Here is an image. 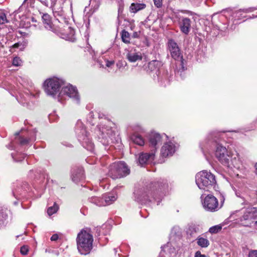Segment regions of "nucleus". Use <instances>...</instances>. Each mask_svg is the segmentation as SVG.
Listing matches in <instances>:
<instances>
[{
  "instance_id": "1a4fd4ad",
  "label": "nucleus",
  "mask_w": 257,
  "mask_h": 257,
  "mask_svg": "<svg viewBox=\"0 0 257 257\" xmlns=\"http://www.w3.org/2000/svg\"><path fill=\"white\" fill-rule=\"evenodd\" d=\"M201 199L203 207L206 211L215 212L220 208L217 199L211 194H208L204 197L202 195Z\"/></svg>"
},
{
  "instance_id": "c03bdc74",
  "label": "nucleus",
  "mask_w": 257,
  "mask_h": 257,
  "mask_svg": "<svg viewBox=\"0 0 257 257\" xmlns=\"http://www.w3.org/2000/svg\"><path fill=\"white\" fill-rule=\"evenodd\" d=\"M105 65L107 67H111L112 65H114V61L113 60H106L105 59Z\"/></svg>"
},
{
  "instance_id": "603ef678",
  "label": "nucleus",
  "mask_w": 257,
  "mask_h": 257,
  "mask_svg": "<svg viewBox=\"0 0 257 257\" xmlns=\"http://www.w3.org/2000/svg\"><path fill=\"white\" fill-rule=\"evenodd\" d=\"M12 157L14 159V160L16 161V162H19V161H21V159L18 158V157H14L13 155H12Z\"/></svg>"
},
{
  "instance_id": "2eb2a0df",
  "label": "nucleus",
  "mask_w": 257,
  "mask_h": 257,
  "mask_svg": "<svg viewBox=\"0 0 257 257\" xmlns=\"http://www.w3.org/2000/svg\"><path fill=\"white\" fill-rule=\"evenodd\" d=\"M126 58L129 62L134 63L142 60L143 56L141 52L137 51L136 49H132L128 51L126 55Z\"/></svg>"
},
{
  "instance_id": "a19ab883",
  "label": "nucleus",
  "mask_w": 257,
  "mask_h": 257,
  "mask_svg": "<svg viewBox=\"0 0 257 257\" xmlns=\"http://www.w3.org/2000/svg\"><path fill=\"white\" fill-rule=\"evenodd\" d=\"M126 65V63L123 61H119L116 63V67L119 70L123 69Z\"/></svg>"
},
{
  "instance_id": "393cba45",
  "label": "nucleus",
  "mask_w": 257,
  "mask_h": 257,
  "mask_svg": "<svg viewBox=\"0 0 257 257\" xmlns=\"http://www.w3.org/2000/svg\"><path fill=\"white\" fill-rule=\"evenodd\" d=\"M101 132L102 137L106 138V136L109 138H111L115 135V131L113 130L111 127L106 126V127H102Z\"/></svg>"
},
{
  "instance_id": "4c0bfd02",
  "label": "nucleus",
  "mask_w": 257,
  "mask_h": 257,
  "mask_svg": "<svg viewBox=\"0 0 257 257\" xmlns=\"http://www.w3.org/2000/svg\"><path fill=\"white\" fill-rule=\"evenodd\" d=\"M23 62L19 57H15L13 58L12 64L15 66H20L22 65Z\"/></svg>"
},
{
  "instance_id": "f03ea898",
  "label": "nucleus",
  "mask_w": 257,
  "mask_h": 257,
  "mask_svg": "<svg viewBox=\"0 0 257 257\" xmlns=\"http://www.w3.org/2000/svg\"><path fill=\"white\" fill-rule=\"evenodd\" d=\"M93 237L90 231L82 229L76 238L77 248L78 252L83 255L90 253L93 248Z\"/></svg>"
},
{
  "instance_id": "49530a36",
  "label": "nucleus",
  "mask_w": 257,
  "mask_h": 257,
  "mask_svg": "<svg viewBox=\"0 0 257 257\" xmlns=\"http://www.w3.org/2000/svg\"><path fill=\"white\" fill-rule=\"evenodd\" d=\"M22 45V43H20V42L16 43L14 44L13 45H12L11 47V50H10L12 51V49L18 48H19Z\"/></svg>"
},
{
  "instance_id": "a18cd8bd",
  "label": "nucleus",
  "mask_w": 257,
  "mask_h": 257,
  "mask_svg": "<svg viewBox=\"0 0 257 257\" xmlns=\"http://www.w3.org/2000/svg\"><path fill=\"white\" fill-rule=\"evenodd\" d=\"M248 257H257V250H250L248 254Z\"/></svg>"
},
{
  "instance_id": "3c124183",
  "label": "nucleus",
  "mask_w": 257,
  "mask_h": 257,
  "mask_svg": "<svg viewBox=\"0 0 257 257\" xmlns=\"http://www.w3.org/2000/svg\"><path fill=\"white\" fill-rule=\"evenodd\" d=\"M139 37V34L138 33V32H134L133 34V37L134 38H138Z\"/></svg>"
},
{
  "instance_id": "09e8293b",
  "label": "nucleus",
  "mask_w": 257,
  "mask_h": 257,
  "mask_svg": "<svg viewBox=\"0 0 257 257\" xmlns=\"http://www.w3.org/2000/svg\"><path fill=\"white\" fill-rule=\"evenodd\" d=\"M58 238V234H53L51 237V240L52 241H56Z\"/></svg>"
},
{
  "instance_id": "f8f14e48",
  "label": "nucleus",
  "mask_w": 257,
  "mask_h": 257,
  "mask_svg": "<svg viewBox=\"0 0 257 257\" xmlns=\"http://www.w3.org/2000/svg\"><path fill=\"white\" fill-rule=\"evenodd\" d=\"M176 147L174 143L168 141L164 143L161 150V155L163 157L172 156L175 153Z\"/></svg>"
},
{
  "instance_id": "423d86ee",
  "label": "nucleus",
  "mask_w": 257,
  "mask_h": 257,
  "mask_svg": "<svg viewBox=\"0 0 257 257\" xmlns=\"http://www.w3.org/2000/svg\"><path fill=\"white\" fill-rule=\"evenodd\" d=\"M67 98L72 99V101L77 104L80 103V96L76 87L69 84L62 87L58 94V101L62 102V101L66 100Z\"/></svg>"
},
{
  "instance_id": "cd10ccee",
  "label": "nucleus",
  "mask_w": 257,
  "mask_h": 257,
  "mask_svg": "<svg viewBox=\"0 0 257 257\" xmlns=\"http://www.w3.org/2000/svg\"><path fill=\"white\" fill-rule=\"evenodd\" d=\"M90 202L97 206H104L103 196L102 197L93 196L89 199Z\"/></svg>"
},
{
  "instance_id": "a878e982",
  "label": "nucleus",
  "mask_w": 257,
  "mask_h": 257,
  "mask_svg": "<svg viewBox=\"0 0 257 257\" xmlns=\"http://www.w3.org/2000/svg\"><path fill=\"white\" fill-rule=\"evenodd\" d=\"M131 140L134 143L139 146H143L145 144L144 139L137 133H135L131 136Z\"/></svg>"
},
{
  "instance_id": "a211bd4d",
  "label": "nucleus",
  "mask_w": 257,
  "mask_h": 257,
  "mask_svg": "<svg viewBox=\"0 0 257 257\" xmlns=\"http://www.w3.org/2000/svg\"><path fill=\"white\" fill-rule=\"evenodd\" d=\"M191 21L188 18H183L179 22L181 31L185 35H188L190 31Z\"/></svg>"
},
{
  "instance_id": "6ab92c4d",
  "label": "nucleus",
  "mask_w": 257,
  "mask_h": 257,
  "mask_svg": "<svg viewBox=\"0 0 257 257\" xmlns=\"http://www.w3.org/2000/svg\"><path fill=\"white\" fill-rule=\"evenodd\" d=\"M53 12L55 18L59 22L61 23L67 22L65 12L62 8H56L55 7Z\"/></svg>"
},
{
  "instance_id": "2f4dec72",
  "label": "nucleus",
  "mask_w": 257,
  "mask_h": 257,
  "mask_svg": "<svg viewBox=\"0 0 257 257\" xmlns=\"http://www.w3.org/2000/svg\"><path fill=\"white\" fill-rule=\"evenodd\" d=\"M100 1L101 0H90L89 5L91 6V8L93 9L92 13L98 9L100 4Z\"/></svg>"
},
{
  "instance_id": "7c9ffc66",
  "label": "nucleus",
  "mask_w": 257,
  "mask_h": 257,
  "mask_svg": "<svg viewBox=\"0 0 257 257\" xmlns=\"http://www.w3.org/2000/svg\"><path fill=\"white\" fill-rule=\"evenodd\" d=\"M83 171L81 170H80L78 173L74 172L72 175V180L75 182H77L83 178Z\"/></svg>"
},
{
  "instance_id": "dca6fc26",
  "label": "nucleus",
  "mask_w": 257,
  "mask_h": 257,
  "mask_svg": "<svg viewBox=\"0 0 257 257\" xmlns=\"http://www.w3.org/2000/svg\"><path fill=\"white\" fill-rule=\"evenodd\" d=\"M166 138L165 135L162 136L158 133H152L150 136L149 142L152 147L156 148L158 145L161 144L164 138Z\"/></svg>"
},
{
  "instance_id": "79ce46f5",
  "label": "nucleus",
  "mask_w": 257,
  "mask_h": 257,
  "mask_svg": "<svg viewBox=\"0 0 257 257\" xmlns=\"http://www.w3.org/2000/svg\"><path fill=\"white\" fill-rule=\"evenodd\" d=\"M29 251V247L27 245H23L21 247V253L23 255L27 254Z\"/></svg>"
},
{
  "instance_id": "ea45409f",
  "label": "nucleus",
  "mask_w": 257,
  "mask_h": 257,
  "mask_svg": "<svg viewBox=\"0 0 257 257\" xmlns=\"http://www.w3.org/2000/svg\"><path fill=\"white\" fill-rule=\"evenodd\" d=\"M170 247V243H168L167 244H166L162 247V251H163L164 252L168 251L170 253L171 252H173V250H174V248H169Z\"/></svg>"
},
{
  "instance_id": "58836bf2",
  "label": "nucleus",
  "mask_w": 257,
  "mask_h": 257,
  "mask_svg": "<svg viewBox=\"0 0 257 257\" xmlns=\"http://www.w3.org/2000/svg\"><path fill=\"white\" fill-rule=\"evenodd\" d=\"M7 22L6 14L3 12H0V24H4Z\"/></svg>"
},
{
  "instance_id": "4d7b16f0",
  "label": "nucleus",
  "mask_w": 257,
  "mask_h": 257,
  "mask_svg": "<svg viewBox=\"0 0 257 257\" xmlns=\"http://www.w3.org/2000/svg\"><path fill=\"white\" fill-rule=\"evenodd\" d=\"M115 252L116 253L117 252V250L116 249H114Z\"/></svg>"
},
{
  "instance_id": "473e14b6",
  "label": "nucleus",
  "mask_w": 257,
  "mask_h": 257,
  "mask_svg": "<svg viewBox=\"0 0 257 257\" xmlns=\"http://www.w3.org/2000/svg\"><path fill=\"white\" fill-rule=\"evenodd\" d=\"M198 229V227L197 225L195 224H191L188 227L187 232L192 235V234L197 232Z\"/></svg>"
},
{
  "instance_id": "37998d69",
  "label": "nucleus",
  "mask_w": 257,
  "mask_h": 257,
  "mask_svg": "<svg viewBox=\"0 0 257 257\" xmlns=\"http://www.w3.org/2000/svg\"><path fill=\"white\" fill-rule=\"evenodd\" d=\"M154 5L157 8H160L163 6V0H153Z\"/></svg>"
},
{
  "instance_id": "412c9836",
  "label": "nucleus",
  "mask_w": 257,
  "mask_h": 257,
  "mask_svg": "<svg viewBox=\"0 0 257 257\" xmlns=\"http://www.w3.org/2000/svg\"><path fill=\"white\" fill-rule=\"evenodd\" d=\"M42 19L45 28L48 30H52L53 25L50 16L47 14H44L42 16Z\"/></svg>"
},
{
  "instance_id": "f257e3e1",
  "label": "nucleus",
  "mask_w": 257,
  "mask_h": 257,
  "mask_svg": "<svg viewBox=\"0 0 257 257\" xmlns=\"http://www.w3.org/2000/svg\"><path fill=\"white\" fill-rule=\"evenodd\" d=\"M167 187L166 183L158 182L153 185L149 192L140 191L137 195L136 199L142 203H145L147 201H151L152 198L155 200L159 199L158 202H159Z\"/></svg>"
},
{
  "instance_id": "680f3d73",
  "label": "nucleus",
  "mask_w": 257,
  "mask_h": 257,
  "mask_svg": "<svg viewBox=\"0 0 257 257\" xmlns=\"http://www.w3.org/2000/svg\"><path fill=\"white\" fill-rule=\"evenodd\" d=\"M27 1V0H25V1H24V2H26V1Z\"/></svg>"
},
{
  "instance_id": "0eeeda50",
  "label": "nucleus",
  "mask_w": 257,
  "mask_h": 257,
  "mask_svg": "<svg viewBox=\"0 0 257 257\" xmlns=\"http://www.w3.org/2000/svg\"><path fill=\"white\" fill-rule=\"evenodd\" d=\"M109 175L113 179L120 178L130 174V169L126 164L122 161L115 162L109 168Z\"/></svg>"
},
{
  "instance_id": "f3484780",
  "label": "nucleus",
  "mask_w": 257,
  "mask_h": 257,
  "mask_svg": "<svg viewBox=\"0 0 257 257\" xmlns=\"http://www.w3.org/2000/svg\"><path fill=\"white\" fill-rule=\"evenodd\" d=\"M10 210L4 206H0V228L4 227L8 222Z\"/></svg>"
},
{
  "instance_id": "864d4df0",
  "label": "nucleus",
  "mask_w": 257,
  "mask_h": 257,
  "mask_svg": "<svg viewBox=\"0 0 257 257\" xmlns=\"http://www.w3.org/2000/svg\"><path fill=\"white\" fill-rule=\"evenodd\" d=\"M254 167L256 169L255 173L257 174V163H256L254 165Z\"/></svg>"
},
{
  "instance_id": "7ed1b4c3",
  "label": "nucleus",
  "mask_w": 257,
  "mask_h": 257,
  "mask_svg": "<svg viewBox=\"0 0 257 257\" xmlns=\"http://www.w3.org/2000/svg\"><path fill=\"white\" fill-rule=\"evenodd\" d=\"M215 155L218 161L224 166H228L231 161L234 167H240L241 161L238 154L236 152L231 157L226 148L221 145H217Z\"/></svg>"
},
{
  "instance_id": "5701e85b",
  "label": "nucleus",
  "mask_w": 257,
  "mask_h": 257,
  "mask_svg": "<svg viewBox=\"0 0 257 257\" xmlns=\"http://www.w3.org/2000/svg\"><path fill=\"white\" fill-rule=\"evenodd\" d=\"M146 5L144 3H132L130 7L132 13H136L146 8Z\"/></svg>"
},
{
  "instance_id": "39448f33",
  "label": "nucleus",
  "mask_w": 257,
  "mask_h": 257,
  "mask_svg": "<svg viewBox=\"0 0 257 257\" xmlns=\"http://www.w3.org/2000/svg\"><path fill=\"white\" fill-rule=\"evenodd\" d=\"M196 183L200 189L208 191L216 183L215 176L206 171H201L196 175Z\"/></svg>"
},
{
  "instance_id": "20e7f679",
  "label": "nucleus",
  "mask_w": 257,
  "mask_h": 257,
  "mask_svg": "<svg viewBox=\"0 0 257 257\" xmlns=\"http://www.w3.org/2000/svg\"><path fill=\"white\" fill-rule=\"evenodd\" d=\"M64 84L63 79L57 78H50L45 80L44 83V88L47 95L57 99L58 100V94L60 88Z\"/></svg>"
},
{
  "instance_id": "de8ad7c7",
  "label": "nucleus",
  "mask_w": 257,
  "mask_h": 257,
  "mask_svg": "<svg viewBox=\"0 0 257 257\" xmlns=\"http://www.w3.org/2000/svg\"><path fill=\"white\" fill-rule=\"evenodd\" d=\"M194 257H206L205 254H201L200 251H197L194 255Z\"/></svg>"
},
{
  "instance_id": "b1692460",
  "label": "nucleus",
  "mask_w": 257,
  "mask_h": 257,
  "mask_svg": "<svg viewBox=\"0 0 257 257\" xmlns=\"http://www.w3.org/2000/svg\"><path fill=\"white\" fill-rule=\"evenodd\" d=\"M68 33H66L64 35V37H62L63 39H66V40L74 42L76 40L75 37V31L73 29H72L70 27H68Z\"/></svg>"
},
{
  "instance_id": "5fc2aeb1",
  "label": "nucleus",
  "mask_w": 257,
  "mask_h": 257,
  "mask_svg": "<svg viewBox=\"0 0 257 257\" xmlns=\"http://www.w3.org/2000/svg\"><path fill=\"white\" fill-rule=\"evenodd\" d=\"M21 156H22L21 158L24 159L25 157V155L24 154H21Z\"/></svg>"
},
{
  "instance_id": "8fccbe9b",
  "label": "nucleus",
  "mask_w": 257,
  "mask_h": 257,
  "mask_svg": "<svg viewBox=\"0 0 257 257\" xmlns=\"http://www.w3.org/2000/svg\"><path fill=\"white\" fill-rule=\"evenodd\" d=\"M56 116L55 115V113H50L49 116H48V117H49V119H50V121H52V119L53 117H55Z\"/></svg>"
},
{
  "instance_id": "c85d7f7f",
  "label": "nucleus",
  "mask_w": 257,
  "mask_h": 257,
  "mask_svg": "<svg viewBox=\"0 0 257 257\" xmlns=\"http://www.w3.org/2000/svg\"><path fill=\"white\" fill-rule=\"evenodd\" d=\"M36 131H34V137H32L29 139L28 138H24V137H19V141L20 142V143L21 145H27V144H28L29 143L32 141H34L35 140V136L36 135Z\"/></svg>"
},
{
  "instance_id": "f704fd0d",
  "label": "nucleus",
  "mask_w": 257,
  "mask_h": 257,
  "mask_svg": "<svg viewBox=\"0 0 257 257\" xmlns=\"http://www.w3.org/2000/svg\"><path fill=\"white\" fill-rule=\"evenodd\" d=\"M124 2L123 0H118V18L122 14L124 8Z\"/></svg>"
},
{
  "instance_id": "ddd939ff",
  "label": "nucleus",
  "mask_w": 257,
  "mask_h": 257,
  "mask_svg": "<svg viewBox=\"0 0 257 257\" xmlns=\"http://www.w3.org/2000/svg\"><path fill=\"white\" fill-rule=\"evenodd\" d=\"M156 75L158 82L160 85L166 86L168 84L171 80V75L168 72L164 69H160L156 72Z\"/></svg>"
},
{
  "instance_id": "e433bc0d",
  "label": "nucleus",
  "mask_w": 257,
  "mask_h": 257,
  "mask_svg": "<svg viewBox=\"0 0 257 257\" xmlns=\"http://www.w3.org/2000/svg\"><path fill=\"white\" fill-rule=\"evenodd\" d=\"M222 229V226L220 225H217L213 226L211 227L209 229V231L211 233H216L220 231Z\"/></svg>"
},
{
  "instance_id": "4468645a",
  "label": "nucleus",
  "mask_w": 257,
  "mask_h": 257,
  "mask_svg": "<svg viewBox=\"0 0 257 257\" xmlns=\"http://www.w3.org/2000/svg\"><path fill=\"white\" fill-rule=\"evenodd\" d=\"M155 159V153H142L139 155L138 159V163L141 166H143L144 165L150 163H152Z\"/></svg>"
},
{
  "instance_id": "052dcab7",
  "label": "nucleus",
  "mask_w": 257,
  "mask_h": 257,
  "mask_svg": "<svg viewBox=\"0 0 257 257\" xmlns=\"http://www.w3.org/2000/svg\"><path fill=\"white\" fill-rule=\"evenodd\" d=\"M256 195H257V190H256Z\"/></svg>"
},
{
  "instance_id": "9d476101",
  "label": "nucleus",
  "mask_w": 257,
  "mask_h": 257,
  "mask_svg": "<svg viewBox=\"0 0 257 257\" xmlns=\"http://www.w3.org/2000/svg\"><path fill=\"white\" fill-rule=\"evenodd\" d=\"M256 9H257L255 8H249L246 9H240L233 13H232L231 11L230 10H223L222 13H223L224 14H225L226 13H227L229 14H231V17H232V20H233V22L235 23L236 21L241 20L242 19L245 18V15L246 14L251 13Z\"/></svg>"
},
{
  "instance_id": "13d9d810",
  "label": "nucleus",
  "mask_w": 257,
  "mask_h": 257,
  "mask_svg": "<svg viewBox=\"0 0 257 257\" xmlns=\"http://www.w3.org/2000/svg\"><path fill=\"white\" fill-rule=\"evenodd\" d=\"M252 18H257V16L255 17L253 16Z\"/></svg>"
},
{
  "instance_id": "bf43d9fd",
  "label": "nucleus",
  "mask_w": 257,
  "mask_h": 257,
  "mask_svg": "<svg viewBox=\"0 0 257 257\" xmlns=\"http://www.w3.org/2000/svg\"><path fill=\"white\" fill-rule=\"evenodd\" d=\"M255 224H257V221L255 222Z\"/></svg>"
},
{
  "instance_id": "6e6552de",
  "label": "nucleus",
  "mask_w": 257,
  "mask_h": 257,
  "mask_svg": "<svg viewBox=\"0 0 257 257\" xmlns=\"http://www.w3.org/2000/svg\"><path fill=\"white\" fill-rule=\"evenodd\" d=\"M168 48L171 57L181 66L182 70L186 69L185 60L183 59V54L178 44L173 39L169 40Z\"/></svg>"
},
{
  "instance_id": "bb28decb",
  "label": "nucleus",
  "mask_w": 257,
  "mask_h": 257,
  "mask_svg": "<svg viewBox=\"0 0 257 257\" xmlns=\"http://www.w3.org/2000/svg\"><path fill=\"white\" fill-rule=\"evenodd\" d=\"M196 241L197 244L201 247H207L209 245V241L207 238L200 236L196 238Z\"/></svg>"
},
{
  "instance_id": "72a5a7b5",
  "label": "nucleus",
  "mask_w": 257,
  "mask_h": 257,
  "mask_svg": "<svg viewBox=\"0 0 257 257\" xmlns=\"http://www.w3.org/2000/svg\"><path fill=\"white\" fill-rule=\"evenodd\" d=\"M58 206L56 203H54L53 206L48 208L47 210L48 214L49 216L53 215L58 211Z\"/></svg>"
},
{
  "instance_id": "6e6d98bb",
  "label": "nucleus",
  "mask_w": 257,
  "mask_h": 257,
  "mask_svg": "<svg viewBox=\"0 0 257 257\" xmlns=\"http://www.w3.org/2000/svg\"><path fill=\"white\" fill-rule=\"evenodd\" d=\"M87 7H86L85 8V9H84V12H86V11H87Z\"/></svg>"
},
{
  "instance_id": "aec40b11",
  "label": "nucleus",
  "mask_w": 257,
  "mask_h": 257,
  "mask_svg": "<svg viewBox=\"0 0 257 257\" xmlns=\"http://www.w3.org/2000/svg\"><path fill=\"white\" fill-rule=\"evenodd\" d=\"M116 198L117 196L114 192L103 195L104 206L112 203L116 200Z\"/></svg>"
},
{
  "instance_id": "c9c22d12",
  "label": "nucleus",
  "mask_w": 257,
  "mask_h": 257,
  "mask_svg": "<svg viewBox=\"0 0 257 257\" xmlns=\"http://www.w3.org/2000/svg\"><path fill=\"white\" fill-rule=\"evenodd\" d=\"M224 132H212L210 134V139L214 141H216V139L220 138Z\"/></svg>"
},
{
  "instance_id": "9b49d317",
  "label": "nucleus",
  "mask_w": 257,
  "mask_h": 257,
  "mask_svg": "<svg viewBox=\"0 0 257 257\" xmlns=\"http://www.w3.org/2000/svg\"><path fill=\"white\" fill-rule=\"evenodd\" d=\"M39 90H35V92H33L32 90H28L25 92L24 94H20L19 97L18 96L17 99L23 105L25 106V104H26L27 106H28L29 105L28 98L30 97L37 98L39 95Z\"/></svg>"
},
{
  "instance_id": "c756f323",
  "label": "nucleus",
  "mask_w": 257,
  "mask_h": 257,
  "mask_svg": "<svg viewBox=\"0 0 257 257\" xmlns=\"http://www.w3.org/2000/svg\"><path fill=\"white\" fill-rule=\"evenodd\" d=\"M121 40L125 44H128L130 42V35L128 32L123 30L121 34Z\"/></svg>"
},
{
  "instance_id": "4be33fe9",
  "label": "nucleus",
  "mask_w": 257,
  "mask_h": 257,
  "mask_svg": "<svg viewBox=\"0 0 257 257\" xmlns=\"http://www.w3.org/2000/svg\"><path fill=\"white\" fill-rule=\"evenodd\" d=\"M257 213V208L252 207L248 208L242 216L244 220H247L255 217V213Z\"/></svg>"
}]
</instances>
